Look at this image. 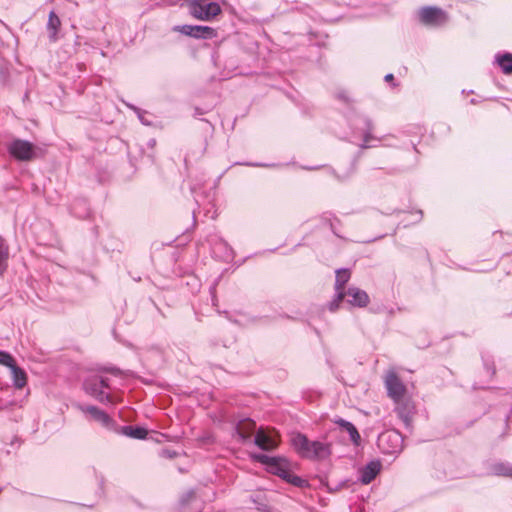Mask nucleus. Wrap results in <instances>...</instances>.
<instances>
[{
  "label": "nucleus",
  "instance_id": "f257e3e1",
  "mask_svg": "<svg viewBox=\"0 0 512 512\" xmlns=\"http://www.w3.org/2000/svg\"><path fill=\"white\" fill-rule=\"evenodd\" d=\"M292 445L297 453L304 458L322 460L331 455L330 443L310 441L300 433L292 437Z\"/></svg>",
  "mask_w": 512,
  "mask_h": 512
},
{
  "label": "nucleus",
  "instance_id": "f03ea898",
  "mask_svg": "<svg viewBox=\"0 0 512 512\" xmlns=\"http://www.w3.org/2000/svg\"><path fill=\"white\" fill-rule=\"evenodd\" d=\"M418 15L422 24L432 27L443 26L449 20L448 13L436 6L422 7L420 8Z\"/></svg>",
  "mask_w": 512,
  "mask_h": 512
},
{
  "label": "nucleus",
  "instance_id": "7ed1b4c3",
  "mask_svg": "<svg viewBox=\"0 0 512 512\" xmlns=\"http://www.w3.org/2000/svg\"><path fill=\"white\" fill-rule=\"evenodd\" d=\"M11 157L18 161L28 162L36 157L34 145L22 139H14L7 147Z\"/></svg>",
  "mask_w": 512,
  "mask_h": 512
},
{
  "label": "nucleus",
  "instance_id": "20e7f679",
  "mask_svg": "<svg viewBox=\"0 0 512 512\" xmlns=\"http://www.w3.org/2000/svg\"><path fill=\"white\" fill-rule=\"evenodd\" d=\"M174 31L195 39H213L217 37V31L213 27L203 25H180L175 26Z\"/></svg>",
  "mask_w": 512,
  "mask_h": 512
},
{
  "label": "nucleus",
  "instance_id": "39448f33",
  "mask_svg": "<svg viewBox=\"0 0 512 512\" xmlns=\"http://www.w3.org/2000/svg\"><path fill=\"white\" fill-rule=\"evenodd\" d=\"M255 444L262 450L271 451L279 445V435L274 429L259 428L255 435Z\"/></svg>",
  "mask_w": 512,
  "mask_h": 512
},
{
  "label": "nucleus",
  "instance_id": "423d86ee",
  "mask_svg": "<svg viewBox=\"0 0 512 512\" xmlns=\"http://www.w3.org/2000/svg\"><path fill=\"white\" fill-rule=\"evenodd\" d=\"M268 471L295 486H300L303 482L300 477L294 475L291 472L288 462L283 458H276L275 462L272 463Z\"/></svg>",
  "mask_w": 512,
  "mask_h": 512
},
{
  "label": "nucleus",
  "instance_id": "0eeeda50",
  "mask_svg": "<svg viewBox=\"0 0 512 512\" xmlns=\"http://www.w3.org/2000/svg\"><path fill=\"white\" fill-rule=\"evenodd\" d=\"M385 386L389 397L393 399V401H401L403 397L407 395L406 386L393 371L386 374Z\"/></svg>",
  "mask_w": 512,
  "mask_h": 512
},
{
  "label": "nucleus",
  "instance_id": "6e6552de",
  "mask_svg": "<svg viewBox=\"0 0 512 512\" xmlns=\"http://www.w3.org/2000/svg\"><path fill=\"white\" fill-rule=\"evenodd\" d=\"M401 443L400 435L392 431L384 432L378 437L379 448L387 454L397 452L401 448Z\"/></svg>",
  "mask_w": 512,
  "mask_h": 512
},
{
  "label": "nucleus",
  "instance_id": "1a4fd4ad",
  "mask_svg": "<svg viewBox=\"0 0 512 512\" xmlns=\"http://www.w3.org/2000/svg\"><path fill=\"white\" fill-rule=\"evenodd\" d=\"M493 246L502 256L512 253V234L501 231L493 233Z\"/></svg>",
  "mask_w": 512,
  "mask_h": 512
},
{
  "label": "nucleus",
  "instance_id": "9d476101",
  "mask_svg": "<svg viewBox=\"0 0 512 512\" xmlns=\"http://www.w3.org/2000/svg\"><path fill=\"white\" fill-rule=\"evenodd\" d=\"M346 296L348 297L347 302L353 307L364 308L370 303L367 292L358 287H349Z\"/></svg>",
  "mask_w": 512,
  "mask_h": 512
},
{
  "label": "nucleus",
  "instance_id": "9b49d317",
  "mask_svg": "<svg viewBox=\"0 0 512 512\" xmlns=\"http://www.w3.org/2000/svg\"><path fill=\"white\" fill-rule=\"evenodd\" d=\"M110 389L108 379L99 378L94 383L93 395L102 403H116V398L106 390Z\"/></svg>",
  "mask_w": 512,
  "mask_h": 512
},
{
  "label": "nucleus",
  "instance_id": "f8f14e48",
  "mask_svg": "<svg viewBox=\"0 0 512 512\" xmlns=\"http://www.w3.org/2000/svg\"><path fill=\"white\" fill-rule=\"evenodd\" d=\"M82 411L105 427H110L113 424L112 418L105 411L95 406H86L82 408Z\"/></svg>",
  "mask_w": 512,
  "mask_h": 512
},
{
  "label": "nucleus",
  "instance_id": "ddd939ff",
  "mask_svg": "<svg viewBox=\"0 0 512 512\" xmlns=\"http://www.w3.org/2000/svg\"><path fill=\"white\" fill-rule=\"evenodd\" d=\"M372 132H373V124H372L371 120L367 119L365 121V130H364V134H363V141L359 145V147L361 149L377 147L379 145V143L381 142V138L374 136Z\"/></svg>",
  "mask_w": 512,
  "mask_h": 512
},
{
  "label": "nucleus",
  "instance_id": "4468645a",
  "mask_svg": "<svg viewBox=\"0 0 512 512\" xmlns=\"http://www.w3.org/2000/svg\"><path fill=\"white\" fill-rule=\"evenodd\" d=\"M396 404V412L399 417L405 422L408 423L411 419V415L414 411V405L412 401L406 396L403 397L401 401H394Z\"/></svg>",
  "mask_w": 512,
  "mask_h": 512
},
{
  "label": "nucleus",
  "instance_id": "2eb2a0df",
  "mask_svg": "<svg viewBox=\"0 0 512 512\" xmlns=\"http://www.w3.org/2000/svg\"><path fill=\"white\" fill-rule=\"evenodd\" d=\"M61 20L59 16L55 13L54 10L50 11L48 15V21L46 24V28L48 31V37L51 42H56L58 40V33L61 28Z\"/></svg>",
  "mask_w": 512,
  "mask_h": 512
},
{
  "label": "nucleus",
  "instance_id": "dca6fc26",
  "mask_svg": "<svg viewBox=\"0 0 512 512\" xmlns=\"http://www.w3.org/2000/svg\"><path fill=\"white\" fill-rule=\"evenodd\" d=\"M334 423L349 434L350 440L355 446H360L361 436L354 424L342 418L335 419Z\"/></svg>",
  "mask_w": 512,
  "mask_h": 512
},
{
  "label": "nucleus",
  "instance_id": "f3484780",
  "mask_svg": "<svg viewBox=\"0 0 512 512\" xmlns=\"http://www.w3.org/2000/svg\"><path fill=\"white\" fill-rule=\"evenodd\" d=\"M256 430V423L251 419H243L237 424V433L243 440L251 438Z\"/></svg>",
  "mask_w": 512,
  "mask_h": 512
},
{
  "label": "nucleus",
  "instance_id": "a211bd4d",
  "mask_svg": "<svg viewBox=\"0 0 512 512\" xmlns=\"http://www.w3.org/2000/svg\"><path fill=\"white\" fill-rule=\"evenodd\" d=\"M351 278V271L348 268H340L336 270L334 290L346 292L345 286Z\"/></svg>",
  "mask_w": 512,
  "mask_h": 512
},
{
  "label": "nucleus",
  "instance_id": "6ab92c4d",
  "mask_svg": "<svg viewBox=\"0 0 512 512\" xmlns=\"http://www.w3.org/2000/svg\"><path fill=\"white\" fill-rule=\"evenodd\" d=\"M381 465L378 462L369 463L361 472V481L363 484H369L380 472Z\"/></svg>",
  "mask_w": 512,
  "mask_h": 512
},
{
  "label": "nucleus",
  "instance_id": "aec40b11",
  "mask_svg": "<svg viewBox=\"0 0 512 512\" xmlns=\"http://www.w3.org/2000/svg\"><path fill=\"white\" fill-rule=\"evenodd\" d=\"M13 385L17 389H23L27 384V374L18 365L10 369Z\"/></svg>",
  "mask_w": 512,
  "mask_h": 512
},
{
  "label": "nucleus",
  "instance_id": "412c9836",
  "mask_svg": "<svg viewBox=\"0 0 512 512\" xmlns=\"http://www.w3.org/2000/svg\"><path fill=\"white\" fill-rule=\"evenodd\" d=\"M495 61L501 68L502 72L504 74H512V54L511 53H504V54H497L495 56Z\"/></svg>",
  "mask_w": 512,
  "mask_h": 512
},
{
  "label": "nucleus",
  "instance_id": "4be33fe9",
  "mask_svg": "<svg viewBox=\"0 0 512 512\" xmlns=\"http://www.w3.org/2000/svg\"><path fill=\"white\" fill-rule=\"evenodd\" d=\"M9 258V246L5 239L0 236V274H3L7 268V260Z\"/></svg>",
  "mask_w": 512,
  "mask_h": 512
},
{
  "label": "nucleus",
  "instance_id": "5701e85b",
  "mask_svg": "<svg viewBox=\"0 0 512 512\" xmlns=\"http://www.w3.org/2000/svg\"><path fill=\"white\" fill-rule=\"evenodd\" d=\"M345 297L346 292L335 291L332 300L327 303V309L330 312H336L339 309L340 304L342 303Z\"/></svg>",
  "mask_w": 512,
  "mask_h": 512
},
{
  "label": "nucleus",
  "instance_id": "b1692460",
  "mask_svg": "<svg viewBox=\"0 0 512 512\" xmlns=\"http://www.w3.org/2000/svg\"><path fill=\"white\" fill-rule=\"evenodd\" d=\"M221 13V7L217 2H205L206 21L213 19Z\"/></svg>",
  "mask_w": 512,
  "mask_h": 512
},
{
  "label": "nucleus",
  "instance_id": "393cba45",
  "mask_svg": "<svg viewBox=\"0 0 512 512\" xmlns=\"http://www.w3.org/2000/svg\"><path fill=\"white\" fill-rule=\"evenodd\" d=\"M125 433L133 438L144 439L147 436V430L144 428H133L131 426L125 428Z\"/></svg>",
  "mask_w": 512,
  "mask_h": 512
},
{
  "label": "nucleus",
  "instance_id": "a878e982",
  "mask_svg": "<svg viewBox=\"0 0 512 512\" xmlns=\"http://www.w3.org/2000/svg\"><path fill=\"white\" fill-rule=\"evenodd\" d=\"M0 364L7 366L9 369L17 366V363L11 354H0Z\"/></svg>",
  "mask_w": 512,
  "mask_h": 512
},
{
  "label": "nucleus",
  "instance_id": "bb28decb",
  "mask_svg": "<svg viewBox=\"0 0 512 512\" xmlns=\"http://www.w3.org/2000/svg\"><path fill=\"white\" fill-rule=\"evenodd\" d=\"M253 458L257 462L265 464L267 466V468L269 469L270 466L272 465V463L275 462V459L277 457H270V456H267V455H264V454H258V455H254Z\"/></svg>",
  "mask_w": 512,
  "mask_h": 512
},
{
  "label": "nucleus",
  "instance_id": "cd10ccee",
  "mask_svg": "<svg viewBox=\"0 0 512 512\" xmlns=\"http://www.w3.org/2000/svg\"><path fill=\"white\" fill-rule=\"evenodd\" d=\"M495 470L500 475L512 477V467H505L504 465H498L495 467Z\"/></svg>",
  "mask_w": 512,
  "mask_h": 512
},
{
  "label": "nucleus",
  "instance_id": "c85d7f7f",
  "mask_svg": "<svg viewBox=\"0 0 512 512\" xmlns=\"http://www.w3.org/2000/svg\"><path fill=\"white\" fill-rule=\"evenodd\" d=\"M384 79H385V81H386V82L391 83L393 87L398 86V84H396V83L394 82V76H393V74H392V73H388V74L385 76V78H384Z\"/></svg>",
  "mask_w": 512,
  "mask_h": 512
},
{
  "label": "nucleus",
  "instance_id": "c756f323",
  "mask_svg": "<svg viewBox=\"0 0 512 512\" xmlns=\"http://www.w3.org/2000/svg\"><path fill=\"white\" fill-rule=\"evenodd\" d=\"M337 97H338L340 100H343V101H345V102H349V101H350V99H349L348 95H347L345 92H341V93H339Z\"/></svg>",
  "mask_w": 512,
  "mask_h": 512
}]
</instances>
